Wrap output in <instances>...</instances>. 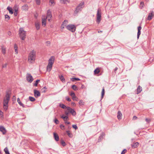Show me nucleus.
<instances>
[{
  "label": "nucleus",
  "mask_w": 154,
  "mask_h": 154,
  "mask_svg": "<svg viewBox=\"0 0 154 154\" xmlns=\"http://www.w3.org/2000/svg\"><path fill=\"white\" fill-rule=\"evenodd\" d=\"M69 0H60V2H61L65 4L67 2H68Z\"/></svg>",
  "instance_id": "obj_42"
},
{
  "label": "nucleus",
  "mask_w": 154,
  "mask_h": 154,
  "mask_svg": "<svg viewBox=\"0 0 154 154\" xmlns=\"http://www.w3.org/2000/svg\"><path fill=\"white\" fill-rule=\"evenodd\" d=\"M66 100L68 101H71V100L68 97H66Z\"/></svg>",
  "instance_id": "obj_51"
},
{
  "label": "nucleus",
  "mask_w": 154,
  "mask_h": 154,
  "mask_svg": "<svg viewBox=\"0 0 154 154\" xmlns=\"http://www.w3.org/2000/svg\"><path fill=\"white\" fill-rule=\"evenodd\" d=\"M66 28L67 29L72 32H74L76 29V26L74 25L70 24L67 26Z\"/></svg>",
  "instance_id": "obj_7"
},
{
  "label": "nucleus",
  "mask_w": 154,
  "mask_h": 154,
  "mask_svg": "<svg viewBox=\"0 0 154 154\" xmlns=\"http://www.w3.org/2000/svg\"><path fill=\"white\" fill-rule=\"evenodd\" d=\"M72 88L75 91H76L77 90V86L75 85H73L72 86Z\"/></svg>",
  "instance_id": "obj_39"
},
{
  "label": "nucleus",
  "mask_w": 154,
  "mask_h": 154,
  "mask_svg": "<svg viewBox=\"0 0 154 154\" xmlns=\"http://www.w3.org/2000/svg\"><path fill=\"white\" fill-rule=\"evenodd\" d=\"M61 144H62V145L63 146H66V143H65V142L64 141H63V140H62V141H61Z\"/></svg>",
  "instance_id": "obj_45"
},
{
  "label": "nucleus",
  "mask_w": 154,
  "mask_h": 154,
  "mask_svg": "<svg viewBox=\"0 0 154 154\" xmlns=\"http://www.w3.org/2000/svg\"><path fill=\"white\" fill-rule=\"evenodd\" d=\"M29 100L32 102L34 101L35 100V99L34 97L31 96H29Z\"/></svg>",
  "instance_id": "obj_34"
},
{
  "label": "nucleus",
  "mask_w": 154,
  "mask_h": 154,
  "mask_svg": "<svg viewBox=\"0 0 154 154\" xmlns=\"http://www.w3.org/2000/svg\"><path fill=\"white\" fill-rule=\"evenodd\" d=\"M68 23V22L67 20H65L62 23L61 26V29H63L64 28V27L66 26Z\"/></svg>",
  "instance_id": "obj_15"
},
{
  "label": "nucleus",
  "mask_w": 154,
  "mask_h": 154,
  "mask_svg": "<svg viewBox=\"0 0 154 154\" xmlns=\"http://www.w3.org/2000/svg\"><path fill=\"white\" fill-rule=\"evenodd\" d=\"M97 16V22L98 23H99L101 20V10L100 9H98L96 14Z\"/></svg>",
  "instance_id": "obj_5"
},
{
  "label": "nucleus",
  "mask_w": 154,
  "mask_h": 154,
  "mask_svg": "<svg viewBox=\"0 0 154 154\" xmlns=\"http://www.w3.org/2000/svg\"><path fill=\"white\" fill-rule=\"evenodd\" d=\"M71 80L72 81L74 82L75 81H79L80 79L78 78H72L71 79Z\"/></svg>",
  "instance_id": "obj_32"
},
{
  "label": "nucleus",
  "mask_w": 154,
  "mask_h": 154,
  "mask_svg": "<svg viewBox=\"0 0 154 154\" xmlns=\"http://www.w3.org/2000/svg\"><path fill=\"white\" fill-rule=\"evenodd\" d=\"M17 11L16 10H15V11L14 12V15H15V16H17Z\"/></svg>",
  "instance_id": "obj_58"
},
{
  "label": "nucleus",
  "mask_w": 154,
  "mask_h": 154,
  "mask_svg": "<svg viewBox=\"0 0 154 154\" xmlns=\"http://www.w3.org/2000/svg\"><path fill=\"white\" fill-rule=\"evenodd\" d=\"M61 118L63 119V120L65 121L68 120V116H64V115H63L61 116Z\"/></svg>",
  "instance_id": "obj_28"
},
{
  "label": "nucleus",
  "mask_w": 154,
  "mask_h": 154,
  "mask_svg": "<svg viewBox=\"0 0 154 154\" xmlns=\"http://www.w3.org/2000/svg\"><path fill=\"white\" fill-rule=\"evenodd\" d=\"M59 78L60 80L63 82H65V79L64 78L63 75H61L59 76Z\"/></svg>",
  "instance_id": "obj_31"
},
{
  "label": "nucleus",
  "mask_w": 154,
  "mask_h": 154,
  "mask_svg": "<svg viewBox=\"0 0 154 154\" xmlns=\"http://www.w3.org/2000/svg\"><path fill=\"white\" fill-rule=\"evenodd\" d=\"M60 127L61 129L62 130H64L65 128L64 126L62 125H60Z\"/></svg>",
  "instance_id": "obj_50"
},
{
  "label": "nucleus",
  "mask_w": 154,
  "mask_h": 154,
  "mask_svg": "<svg viewBox=\"0 0 154 154\" xmlns=\"http://www.w3.org/2000/svg\"><path fill=\"white\" fill-rule=\"evenodd\" d=\"M67 109L69 111V113H71L73 115L75 116L76 115V112L74 110L72 109L71 108L69 107L67 108Z\"/></svg>",
  "instance_id": "obj_11"
},
{
  "label": "nucleus",
  "mask_w": 154,
  "mask_h": 154,
  "mask_svg": "<svg viewBox=\"0 0 154 154\" xmlns=\"http://www.w3.org/2000/svg\"><path fill=\"white\" fill-rule=\"evenodd\" d=\"M100 70L99 68H96L94 71V74H98L100 72Z\"/></svg>",
  "instance_id": "obj_30"
},
{
  "label": "nucleus",
  "mask_w": 154,
  "mask_h": 154,
  "mask_svg": "<svg viewBox=\"0 0 154 154\" xmlns=\"http://www.w3.org/2000/svg\"><path fill=\"white\" fill-rule=\"evenodd\" d=\"M84 6V2H81L78 5L76 8L75 11V13H77L79 11L81 10V9L83 8Z\"/></svg>",
  "instance_id": "obj_6"
},
{
  "label": "nucleus",
  "mask_w": 154,
  "mask_h": 154,
  "mask_svg": "<svg viewBox=\"0 0 154 154\" xmlns=\"http://www.w3.org/2000/svg\"><path fill=\"white\" fill-rule=\"evenodd\" d=\"M0 116L2 118H3V112L1 111H0Z\"/></svg>",
  "instance_id": "obj_46"
},
{
  "label": "nucleus",
  "mask_w": 154,
  "mask_h": 154,
  "mask_svg": "<svg viewBox=\"0 0 154 154\" xmlns=\"http://www.w3.org/2000/svg\"><path fill=\"white\" fill-rule=\"evenodd\" d=\"M42 19V25L43 26H45L46 24V18H45V16H43Z\"/></svg>",
  "instance_id": "obj_13"
},
{
  "label": "nucleus",
  "mask_w": 154,
  "mask_h": 154,
  "mask_svg": "<svg viewBox=\"0 0 154 154\" xmlns=\"http://www.w3.org/2000/svg\"><path fill=\"white\" fill-rule=\"evenodd\" d=\"M72 127L75 128V130L77 129V127L76 125H73L72 126Z\"/></svg>",
  "instance_id": "obj_53"
},
{
  "label": "nucleus",
  "mask_w": 154,
  "mask_h": 154,
  "mask_svg": "<svg viewBox=\"0 0 154 154\" xmlns=\"http://www.w3.org/2000/svg\"><path fill=\"white\" fill-rule=\"evenodd\" d=\"M54 137L55 140L57 141H59V137L58 134L56 133H54Z\"/></svg>",
  "instance_id": "obj_18"
},
{
  "label": "nucleus",
  "mask_w": 154,
  "mask_h": 154,
  "mask_svg": "<svg viewBox=\"0 0 154 154\" xmlns=\"http://www.w3.org/2000/svg\"><path fill=\"white\" fill-rule=\"evenodd\" d=\"M146 121L148 123L150 122L151 121V119H148L146 118L145 119Z\"/></svg>",
  "instance_id": "obj_52"
},
{
  "label": "nucleus",
  "mask_w": 154,
  "mask_h": 154,
  "mask_svg": "<svg viewBox=\"0 0 154 154\" xmlns=\"http://www.w3.org/2000/svg\"><path fill=\"white\" fill-rule=\"evenodd\" d=\"M19 34L21 39L22 40H24L26 38V32L22 28H20L19 29Z\"/></svg>",
  "instance_id": "obj_4"
},
{
  "label": "nucleus",
  "mask_w": 154,
  "mask_h": 154,
  "mask_svg": "<svg viewBox=\"0 0 154 154\" xmlns=\"http://www.w3.org/2000/svg\"><path fill=\"white\" fill-rule=\"evenodd\" d=\"M70 95L72 97V98L75 96V93L73 91L71 92Z\"/></svg>",
  "instance_id": "obj_40"
},
{
  "label": "nucleus",
  "mask_w": 154,
  "mask_h": 154,
  "mask_svg": "<svg viewBox=\"0 0 154 154\" xmlns=\"http://www.w3.org/2000/svg\"><path fill=\"white\" fill-rule=\"evenodd\" d=\"M102 32V31H98V33H101V32Z\"/></svg>",
  "instance_id": "obj_64"
},
{
  "label": "nucleus",
  "mask_w": 154,
  "mask_h": 154,
  "mask_svg": "<svg viewBox=\"0 0 154 154\" xmlns=\"http://www.w3.org/2000/svg\"><path fill=\"white\" fill-rule=\"evenodd\" d=\"M5 18L6 20L7 21H8V20H9L10 18L9 16L7 14L5 15Z\"/></svg>",
  "instance_id": "obj_36"
},
{
  "label": "nucleus",
  "mask_w": 154,
  "mask_h": 154,
  "mask_svg": "<svg viewBox=\"0 0 154 154\" xmlns=\"http://www.w3.org/2000/svg\"><path fill=\"white\" fill-rule=\"evenodd\" d=\"M141 29V27L140 26L138 27V32L137 34V38L138 39L139 38V36L141 34L140 30Z\"/></svg>",
  "instance_id": "obj_16"
},
{
  "label": "nucleus",
  "mask_w": 154,
  "mask_h": 154,
  "mask_svg": "<svg viewBox=\"0 0 154 154\" xmlns=\"http://www.w3.org/2000/svg\"><path fill=\"white\" fill-rule=\"evenodd\" d=\"M54 122L56 124H58L59 123V121L57 119H55L54 120Z\"/></svg>",
  "instance_id": "obj_49"
},
{
  "label": "nucleus",
  "mask_w": 154,
  "mask_h": 154,
  "mask_svg": "<svg viewBox=\"0 0 154 154\" xmlns=\"http://www.w3.org/2000/svg\"><path fill=\"white\" fill-rule=\"evenodd\" d=\"M34 92V96L35 97H38L41 95L40 92L38 91L35 90Z\"/></svg>",
  "instance_id": "obj_14"
},
{
  "label": "nucleus",
  "mask_w": 154,
  "mask_h": 154,
  "mask_svg": "<svg viewBox=\"0 0 154 154\" xmlns=\"http://www.w3.org/2000/svg\"><path fill=\"white\" fill-rule=\"evenodd\" d=\"M69 112V111H66L65 112V114L66 115V116H68Z\"/></svg>",
  "instance_id": "obj_56"
},
{
  "label": "nucleus",
  "mask_w": 154,
  "mask_h": 154,
  "mask_svg": "<svg viewBox=\"0 0 154 154\" xmlns=\"http://www.w3.org/2000/svg\"><path fill=\"white\" fill-rule=\"evenodd\" d=\"M7 9L9 11L10 14H12L13 13V12L12 11V9L11 8L8 7Z\"/></svg>",
  "instance_id": "obj_29"
},
{
  "label": "nucleus",
  "mask_w": 154,
  "mask_h": 154,
  "mask_svg": "<svg viewBox=\"0 0 154 154\" xmlns=\"http://www.w3.org/2000/svg\"><path fill=\"white\" fill-rule=\"evenodd\" d=\"M4 151H5L6 154H9V153L8 151V149L7 148H5L4 149Z\"/></svg>",
  "instance_id": "obj_38"
},
{
  "label": "nucleus",
  "mask_w": 154,
  "mask_h": 154,
  "mask_svg": "<svg viewBox=\"0 0 154 154\" xmlns=\"http://www.w3.org/2000/svg\"><path fill=\"white\" fill-rule=\"evenodd\" d=\"M104 94H105V90H104V88L103 87V88L102 91L101 92V99H102L103 98V96Z\"/></svg>",
  "instance_id": "obj_33"
},
{
  "label": "nucleus",
  "mask_w": 154,
  "mask_h": 154,
  "mask_svg": "<svg viewBox=\"0 0 154 154\" xmlns=\"http://www.w3.org/2000/svg\"><path fill=\"white\" fill-rule=\"evenodd\" d=\"M28 7L27 5H23L22 7V9L24 10H26L28 9Z\"/></svg>",
  "instance_id": "obj_27"
},
{
  "label": "nucleus",
  "mask_w": 154,
  "mask_h": 154,
  "mask_svg": "<svg viewBox=\"0 0 154 154\" xmlns=\"http://www.w3.org/2000/svg\"><path fill=\"white\" fill-rule=\"evenodd\" d=\"M154 16V13L153 11H151L150 13L147 17V19L148 20H151L152 18Z\"/></svg>",
  "instance_id": "obj_12"
},
{
  "label": "nucleus",
  "mask_w": 154,
  "mask_h": 154,
  "mask_svg": "<svg viewBox=\"0 0 154 154\" xmlns=\"http://www.w3.org/2000/svg\"><path fill=\"white\" fill-rule=\"evenodd\" d=\"M52 17L51 11L50 10H48L47 12V16L46 17H45V18H46V19L48 18V21H50V20L51 19Z\"/></svg>",
  "instance_id": "obj_9"
},
{
  "label": "nucleus",
  "mask_w": 154,
  "mask_h": 154,
  "mask_svg": "<svg viewBox=\"0 0 154 154\" xmlns=\"http://www.w3.org/2000/svg\"><path fill=\"white\" fill-rule=\"evenodd\" d=\"M14 48L16 54H17L18 53L17 46V45L16 44L14 45Z\"/></svg>",
  "instance_id": "obj_26"
},
{
  "label": "nucleus",
  "mask_w": 154,
  "mask_h": 154,
  "mask_svg": "<svg viewBox=\"0 0 154 154\" xmlns=\"http://www.w3.org/2000/svg\"><path fill=\"white\" fill-rule=\"evenodd\" d=\"M54 57H51L48 60V63L47 67V70L50 72L52 68L53 64L54 63Z\"/></svg>",
  "instance_id": "obj_3"
},
{
  "label": "nucleus",
  "mask_w": 154,
  "mask_h": 154,
  "mask_svg": "<svg viewBox=\"0 0 154 154\" xmlns=\"http://www.w3.org/2000/svg\"><path fill=\"white\" fill-rule=\"evenodd\" d=\"M139 145V143L137 142H136L133 143L131 145V147L134 148H136Z\"/></svg>",
  "instance_id": "obj_19"
},
{
  "label": "nucleus",
  "mask_w": 154,
  "mask_h": 154,
  "mask_svg": "<svg viewBox=\"0 0 154 154\" xmlns=\"http://www.w3.org/2000/svg\"><path fill=\"white\" fill-rule=\"evenodd\" d=\"M23 2H26V0H21Z\"/></svg>",
  "instance_id": "obj_63"
},
{
  "label": "nucleus",
  "mask_w": 154,
  "mask_h": 154,
  "mask_svg": "<svg viewBox=\"0 0 154 154\" xmlns=\"http://www.w3.org/2000/svg\"><path fill=\"white\" fill-rule=\"evenodd\" d=\"M137 119V117L136 116H134L133 117V119L134 120H135Z\"/></svg>",
  "instance_id": "obj_57"
},
{
  "label": "nucleus",
  "mask_w": 154,
  "mask_h": 154,
  "mask_svg": "<svg viewBox=\"0 0 154 154\" xmlns=\"http://www.w3.org/2000/svg\"><path fill=\"white\" fill-rule=\"evenodd\" d=\"M60 107L63 109H66V108H67V107H66V106L64 105V104H62L60 105Z\"/></svg>",
  "instance_id": "obj_35"
},
{
  "label": "nucleus",
  "mask_w": 154,
  "mask_h": 154,
  "mask_svg": "<svg viewBox=\"0 0 154 154\" xmlns=\"http://www.w3.org/2000/svg\"><path fill=\"white\" fill-rule=\"evenodd\" d=\"M17 102L20 105V106H22L23 108H24V107H26L24 105V104H23V103H22L20 100V99H19V98H18L17 99Z\"/></svg>",
  "instance_id": "obj_20"
},
{
  "label": "nucleus",
  "mask_w": 154,
  "mask_h": 154,
  "mask_svg": "<svg viewBox=\"0 0 154 154\" xmlns=\"http://www.w3.org/2000/svg\"><path fill=\"white\" fill-rule=\"evenodd\" d=\"M35 25L37 30H38L40 29V24L38 23H36Z\"/></svg>",
  "instance_id": "obj_25"
},
{
  "label": "nucleus",
  "mask_w": 154,
  "mask_h": 154,
  "mask_svg": "<svg viewBox=\"0 0 154 154\" xmlns=\"http://www.w3.org/2000/svg\"><path fill=\"white\" fill-rule=\"evenodd\" d=\"M142 91V87L140 86L139 85L137 89V94H139V93H140V92Z\"/></svg>",
  "instance_id": "obj_21"
},
{
  "label": "nucleus",
  "mask_w": 154,
  "mask_h": 154,
  "mask_svg": "<svg viewBox=\"0 0 154 154\" xmlns=\"http://www.w3.org/2000/svg\"><path fill=\"white\" fill-rule=\"evenodd\" d=\"M8 35H11V32H8Z\"/></svg>",
  "instance_id": "obj_62"
},
{
  "label": "nucleus",
  "mask_w": 154,
  "mask_h": 154,
  "mask_svg": "<svg viewBox=\"0 0 154 154\" xmlns=\"http://www.w3.org/2000/svg\"><path fill=\"white\" fill-rule=\"evenodd\" d=\"M36 3L37 5H39L40 4V0H35Z\"/></svg>",
  "instance_id": "obj_47"
},
{
  "label": "nucleus",
  "mask_w": 154,
  "mask_h": 154,
  "mask_svg": "<svg viewBox=\"0 0 154 154\" xmlns=\"http://www.w3.org/2000/svg\"><path fill=\"white\" fill-rule=\"evenodd\" d=\"M65 123L67 125L69 124H70V122H67V121L65 122Z\"/></svg>",
  "instance_id": "obj_61"
},
{
  "label": "nucleus",
  "mask_w": 154,
  "mask_h": 154,
  "mask_svg": "<svg viewBox=\"0 0 154 154\" xmlns=\"http://www.w3.org/2000/svg\"><path fill=\"white\" fill-rule=\"evenodd\" d=\"M6 48L4 46H2V53L5 54L6 53Z\"/></svg>",
  "instance_id": "obj_23"
},
{
  "label": "nucleus",
  "mask_w": 154,
  "mask_h": 154,
  "mask_svg": "<svg viewBox=\"0 0 154 154\" xmlns=\"http://www.w3.org/2000/svg\"><path fill=\"white\" fill-rule=\"evenodd\" d=\"M40 80H36V81H35V83L34 84V85L35 86H37L38 82Z\"/></svg>",
  "instance_id": "obj_43"
},
{
  "label": "nucleus",
  "mask_w": 154,
  "mask_h": 154,
  "mask_svg": "<svg viewBox=\"0 0 154 154\" xmlns=\"http://www.w3.org/2000/svg\"><path fill=\"white\" fill-rule=\"evenodd\" d=\"M127 151L126 149H124L121 152V154H125Z\"/></svg>",
  "instance_id": "obj_48"
},
{
  "label": "nucleus",
  "mask_w": 154,
  "mask_h": 154,
  "mask_svg": "<svg viewBox=\"0 0 154 154\" xmlns=\"http://www.w3.org/2000/svg\"><path fill=\"white\" fill-rule=\"evenodd\" d=\"M50 5H54L55 4L54 0L50 1Z\"/></svg>",
  "instance_id": "obj_41"
},
{
  "label": "nucleus",
  "mask_w": 154,
  "mask_h": 154,
  "mask_svg": "<svg viewBox=\"0 0 154 154\" xmlns=\"http://www.w3.org/2000/svg\"><path fill=\"white\" fill-rule=\"evenodd\" d=\"M7 66V64L5 63L4 64H3L2 65V68H6Z\"/></svg>",
  "instance_id": "obj_54"
},
{
  "label": "nucleus",
  "mask_w": 154,
  "mask_h": 154,
  "mask_svg": "<svg viewBox=\"0 0 154 154\" xmlns=\"http://www.w3.org/2000/svg\"><path fill=\"white\" fill-rule=\"evenodd\" d=\"M10 94L11 93L9 91H7L5 96L3 98V108L5 111L8 108V103L10 98Z\"/></svg>",
  "instance_id": "obj_1"
},
{
  "label": "nucleus",
  "mask_w": 154,
  "mask_h": 154,
  "mask_svg": "<svg viewBox=\"0 0 154 154\" xmlns=\"http://www.w3.org/2000/svg\"><path fill=\"white\" fill-rule=\"evenodd\" d=\"M66 132L68 136L70 138H72V137L73 135L72 134L70 133V132L69 131H66Z\"/></svg>",
  "instance_id": "obj_24"
},
{
  "label": "nucleus",
  "mask_w": 154,
  "mask_h": 154,
  "mask_svg": "<svg viewBox=\"0 0 154 154\" xmlns=\"http://www.w3.org/2000/svg\"><path fill=\"white\" fill-rule=\"evenodd\" d=\"M0 131L3 134H5L7 133V130L3 126H0Z\"/></svg>",
  "instance_id": "obj_10"
},
{
  "label": "nucleus",
  "mask_w": 154,
  "mask_h": 154,
  "mask_svg": "<svg viewBox=\"0 0 154 154\" xmlns=\"http://www.w3.org/2000/svg\"><path fill=\"white\" fill-rule=\"evenodd\" d=\"M72 99H73V100H75V101H76L77 100V98H76V96H75L74 97H73L72 98Z\"/></svg>",
  "instance_id": "obj_55"
},
{
  "label": "nucleus",
  "mask_w": 154,
  "mask_h": 154,
  "mask_svg": "<svg viewBox=\"0 0 154 154\" xmlns=\"http://www.w3.org/2000/svg\"><path fill=\"white\" fill-rule=\"evenodd\" d=\"M26 79L27 81L29 83H31L34 80L32 76L29 73L26 74Z\"/></svg>",
  "instance_id": "obj_8"
},
{
  "label": "nucleus",
  "mask_w": 154,
  "mask_h": 154,
  "mask_svg": "<svg viewBox=\"0 0 154 154\" xmlns=\"http://www.w3.org/2000/svg\"><path fill=\"white\" fill-rule=\"evenodd\" d=\"M105 136V134L104 133H103L99 137L98 139V142H100L102 140L103 138V137Z\"/></svg>",
  "instance_id": "obj_22"
},
{
  "label": "nucleus",
  "mask_w": 154,
  "mask_h": 154,
  "mask_svg": "<svg viewBox=\"0 0 154 154\" xmlns=\"http://www.w3.org/2000/svg\"><path fill=\"white\" fill-rule=\"evenodd\" d=\"M118 69V68L117 67H116L114 69V72H115V73H116V71H117V70Z\"/></svg>",
  "instance_id": "obj_59"
},
{
  "label": "nucleus",
  "mask_w": 154,
  "mask_h": 154,
  "mask_svg": "<svg viewBox=\"0 0 154 154\" xmlns=\"http://www.w3.org/2000/svg\"><path fill=\"white\" fill-rule=\"evenodd\" d=\"M117 118L119 120H120L122 119V114L121 111H119L118 112Z\"/></svg>",
  "instance_id": "obj_17"
},
{
  "label": "nucleus",
  "mask_w": 154,
  "mask_h": 154,
  "mask_svg": "<svg viewBox=\"0 0 154 154\" xmlns=\"http://www.w3.org/2000/svg\"><path fill=\"white\" fill-rule=\"evenodd\" d=\"M72 105L73 106H75V103L73 102L72 103Z\"/></svg>",
  "instance_id": "obj_60"
},
{
  "label": "nucleus",
  "mask_w": 154,
  "mask_h": 154,
  "mask_svg": "<svg viewBox=\"0 0 154 154\" xmlns=\"http://www.w3.org/2000/svg\"><path fill=\"white\" fill-rule=\"evenodd\" d=\"M79 104L80 106L84 105V102L82 100H80L79 102Z\"/></svg>",
  "instance_id": "obj_37"
},
{
  "label": "nucleus",
  "mask_w": 154,
  "mask_h": 154,
  "mask_svg": "<svg viewBox=\"0 0 154 154\" xmlns=\"http://www.w3.org/2000/svg\"><path fill=\"white\" fill-rule=\"evenodd\" d=\"M35 58V52L32 51L29 53L28 57V61L30 63H33Z\"/></svg>",
  "instance_id": "obj_2"
},
{
  "label": "nucleus",
  "mask_w": 154,
  "mask_h": 154,
  "mask_svg": "<svg viewBox=\"0 0 154 154\" xmlns=\"http://www.w3.org/2000/svg\"><path fill=\"white\" fill-rule=\"evenodd\" d=\"M144 3L143 2H141L140 3V8H142L143 7Z\"/></svg>",
  "instance_id": "obj_44"
}]
</instances>
